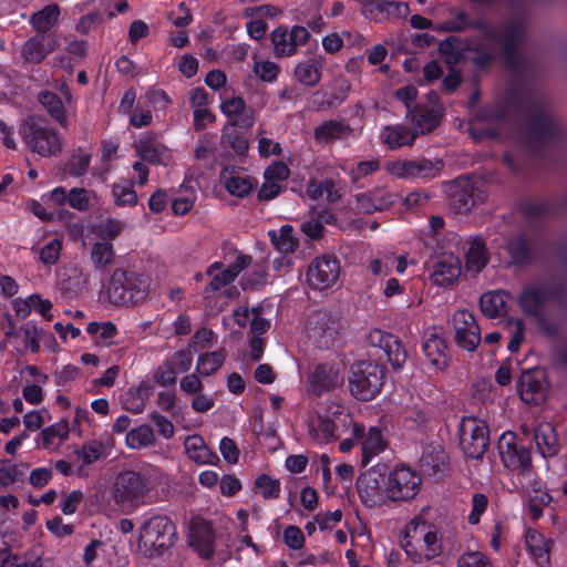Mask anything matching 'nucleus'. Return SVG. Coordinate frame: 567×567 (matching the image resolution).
I'll list each match as a JSON object with an SVG mask.
<instances>
[{
    "instance_id": "9b49d317",
    "label": "nucleus",
    "mask_w": 567,
    "mask_h": 567,
    "mask_svg": "<svg viewBox=\"0 0 567 567\" xmlns=\"http://www.w3.org/2000/svg\"><path fill=\"white\" fill-rule=\"evenodd\" d=\"M39 102L48 114L63 128L69 126L68 115L73 110L74 102L66 84L59 86V93L50 91L40 92Z\"/></svg>"
},
{
    "instance_id": "f03ea898",
    "label": "nucleus",
    "mask_w": 567,
    "mask_h": 567,
    "mask_svg": "<svg viewBox=\"0 0 567 567\" xmlns=\"http://www.w3.org/2000/svg\"><path fill=\"white\" fill-rule=\"evenodd\" d=\"M176 538L173 522L163 515L146 519L138 530L137 553L146 567H162V563Z\"/></svg>"
},
{
    "instance_id": "79ce46f5",
    "label": "nucleus",
    "mask_w": 567,
    "mask_h": 567,
    "mask_svg": "<svg viewBox=\"0 0 567 567\" xmlns=\"http://www.w3.org/2000/svg\"><path fill=\"white\" fill-rule=\"evenodd\" d=\"M526 546L530 556L539 565H545L549 559L548 542L538 532L528 529L525 536Z\"/></svg>"
},
{
    "instance_id": "ea45409f",
    "label": "nucleus",
    "mask_w": 567,
    "mask_h": 567,
    "mask_svg": "<svg viewBox=\"0 0 567 567\" xmlns=\"http://www.w3.org/2000/svg\"><path fill=\"white\" fill-rule=\"evenodd\" d=\"M229 553L238 560L243 558L245 549H250L254 557H258L261 553L260 546L252 540L248 532H236L235 535L229 534L226 539Z\"/></svg>"
},
{
    "instance_id": "0e129e2a",
    "label": "nucleus",
    "mask_w": 567,
    "mask_h": 567,
    "mask_svg": "<svg viewBox=\"0 0 567 567\" xmlns=\"http://www.w3.org/2000/svg\"><path fill=\"white\" fill-rule=\"evenodd\" d=\"M62 247L63 240L61 238H54L50 240L40 249V261L47 266L56 264L60 259Z\"/></svg>"
},
{
    "instance_id": "052dcab7",
    "label": "nucleus",
    "mask_w": 567,
    "mask_h": 567,
    "mask_svg": "<svg viewBox=\"0 0 567 567\" xmlns=\"http://www.w3.org/2000/svg\"><path fill=\"white\" fill-rule=\"evenodd\" d=\"M385 172L400 179H413L414 168L412 159H395L390 161L384 165Z\"/></svg>"
},
{
    "instance_id": "69168bd1",
    "label": "nucleus",
    "mask_w": 567,
    "mask_h": 567,
    "mask_svg": "<svg viewBox=\"0 0 567 567\" xmlns=\"http://www.w3.org/2000/svg\"><path fill=\"white\" fill-rule=\"evenodd\" d=\"M353 35L349 31L342 33H329L322 38V47L328 53H336L341 50L346 42L352 43Z\"/></svg>"
},
{
    "instance_id": "e433bc0d",
    "label": "nucleus",
    "mask_w": 567,
    "mask_h": 567,
    "mask_svg": "<svg viewBox=\"0 0 567 567\" xmlns=\"http://www.w3.org/2000/svg\"><path fill=\"white\" fill-rule=\"evenodd\" d=\"M508 295L503 290L488 291L481 296L480 307L488 318H496L507 311Z\"/></svg>"
},
{
    "instance_id": "a211bd4d",
    "label": "nucleus",
    "mask_w": 567,
    "mask_h": 567,
    "mask_svg": "<svg viewBox=\"0 0 567 567\" xmlns=\"http://www.w3.org/2000/svg\"><path fill=\"white\" fill-rule=\"evenodd\" d=\"M461 275V261L453 254H444L433 266L431 280L440 286L447 287L456 282Z\"/></svg>"
},
{
    "instance_id": "5701e85b",
    "label": "nucleus",
    "mask_w": 567,
    "mask_h": 567,
    "mask_svg": "<svg viewBox=\"0 0 567 567\" xmlns=\"http://www.w3.org/2000/svg\"><path fill=\"white\" fill-rule=\"evenodd\" d=\"M189 545L203 558H210L215 551V533L207 522L196 523L188 537Z\"/></svg>"
},
{
    "instance_id": "bb28decb",
    "label": "nucleus",
    "mask_w": 567,
    "mask_h": 567,
    "mask_svg": "<svg viewBox=\"0 0 567 567\" xmlns=\"http://www.w3.org/2000/svg\"><path fill=\"white\" fill-rule=\"evenodd\" d=\"M226 190L236 197L247 196L256 185V181L235 168H224L220 174Z\"/></svg>"
},
{
    "instance_id": "2eb2a0df",
    "label": "nucleus",
    "mask_w": 567,
    "mask_h": 567,
    "mask_svg": "<svg viewBox=\"0 0 567 567\" xmlns=\"http://www.w3.org/2000/svg\"><path fill=\"white\" fill-rule=\"evenodd\" d=\"M289 175L290 169L285 163L274 162L269 165L264 172V183L258 192L259 198L270 200L277 197L282 189V183Z\"/></svg>"
},
{
    "instance_id": "412c9836",
    "label": "nucleus",
    "mask_w": 567,
    "mask_h": 567,
    "mask_svg": "<svg viewBox=\"0 0 567 567\" xmlns=\"http://www.w3.org/2000/svg\"><path fill=\"white\" fill-rule=\"evenodd\" d=\"M343 380L340 369L328 365L319 364L311 377L309 391L316 395H321L326 391L338 388Z\"/></svg>"
},
{
    "instance_id": "58836bf2",
    "label": "nucleus",
    "mask_w": 567,
    "mask_h": 567,
    "mask_svg": "<svg viewBox=\"0 0 567 567\" xmlns=\"http://www.w3.org/2000/svg\"><path fill=\"white\" fill-rule=\"evenodd\" d=\"M113 447L114 440L111 436H106L105 439L96 440L84 445L76 454L84 464H91L110 455Z\"/></svg>"
},
{
    "instance_id": "b1692460",
    "label": "nucleus",
    "mask_w": 567,
    "mask_h": 567,
    "mask_svg": "<svg viewBox=\"0 0 567 567\" xmlns=\"http://www.w3.org/2000/svg\"><path fill=\"white\" fill-rule=\"evenodd\" d=\"M13 310L18 317L25 318L32 311L41 315L45 320H51L53 303L43 299L39 293H32L25 298H17L12 302Z\"/></svg>"
},
{
    "instance_id": "4468645a",
    "label": "nucleus",
    "mask_w": 567,
    "mask_h": 567,
    "mask_svg": "<svg viewBox=\"0 0 567 567\" xmlns=\"http://www.w3.org/2000/svg\"><path fill=\"white\" fill-rule=\"evenodd\" d=\"M370 346L384 351L394 369H400L408 359V353L399 338L381 329H372L367 336Z\"/></svg>"
},
{
    "instance_id": "6ab92c4d",
    "label": "nucleus",
    "mask_w": 567,
    "mask_h": 567,
    "mask_svg": "<svg viewBox=\"0 0 567 567\" xmlns=\"http://www.w3.org/2000/svg\"><path fill=\"white\" fill-rule=\"evenodd\" d=\"M59 45L55 35L38 34L27 40L22 48L21 54L23 59L31 63L41 62L49 53L54 51Z\"/></svg>"
},
{
    "instance_id": "cd10ccee",
    "label": "nucleus",
    "mask_w": 567,
    "mask_h": 567,
    "mask_svg": "<svg viewBox=\"0 0 567 567\" xmlns=\"http://www.w3.org/2000/svg\"><path fill=\"white\" fill-rule=\"evenodd\" d=\"M489 260L485 241L480 237H472L467 240L465 251V269L471 272L482 271Z\"/></svg>"
},
{
    "instance_id": "a18cd8bd",
    "label": "nucleus",
    "mask_w": 567,
    "mask_h": 567,
    "mask_svg": "<svg viewBox=\"0 0 567 567\" xmlns=\"http://www.w3.org/2000/svg\"><path fill=\"white\" fill-rule=\"evenodd\" d=\"M115 252L110 241H96L91 248V261L96 270H104L113 264Z\"/></svg>"
},
{
    "instance_id": "72a5a7b5",
    "label": "nucleus",
    "mask_w": 567,
    "mask_h": 567,
    "mask_svg": "<svg viewBox=\"0 0 567 567\" xmlns=\"http://www.w3.org/2000/svg\"><path fill=\"white\" fill-rule=\"evenodd\" d=\"M416 134L402 125L385 126L380 134V138L390 150H396L402 146L412 145Z\"/></svg>"
},
{
    "instance_id": "c9c22d12",
    "label": "nucleus",
    "mask_w": 567,
    "mask_h": 567,
    "mask_svg": "<svg viewBox=\"0 0 567 567\" xmlns=\"http://www.w3.org/2000/svg\"><path fill=\"white\" fill-rule=\"evenodd\" d=\"M220 110L224 115L231 120H235L237 116L243 115V118L238 121V124H240L244 127L249 128L254 125V112L249 111L248 113H245L246 103L241 96L234 95L229 97H224L220 104Z\"/></svg>"
},
{
    "instance_id": "603ef678",
    "label": "nucleus",
    "mask_w": 567,
    "mask_h": 567,
    "mask_svg": "<svg viewBox=\"0 0 567 567\" xmlns=\"http://www.w3.org/2000/svg\"><path fill=\"white\" fill-rule=\"evenodd\" d=\"M289 33L286 28H277L271 32V41L276 56L285 58L293 55L297 50L289 40Z\"/></svg>"
},
{
    "instance_id": "bf43d9fd",
    "label": "nucleus",
    "mask_w": 567,
    "mask_h": 567,
    "mask_svg": "<svg viewBox=\"0 0 567 567\" xmlns=\"http://www.w3.org/2000/svg\"><path fill=\"white\" fill-rule=\"evenodd\" d=\"M258 493L266 499H276L280 495V481L267 474H260L255 480Z\"/></svg>"
},
{
    "instance_id": "4d7b16f0",
    "label": "nucleus",
    "mask_w": 567,
    "mask_h": 567,
    "mask_svg": "<svg viewBox=\"0 0 567 567\" xmlns=\"http://www.w3.org/2000/svg\"><path fill=\"white\" fill-rule=\"evenodd\" d=\"M22 347L17 351L24 353L27 351L38 352L40 349V331L34 324L25 323L20 327Z\"/></svg>"
},
{
    "instance_id": "a19ab883",
    "label": "nucleus",
    "mask_w": 567,
    "mask_h": 567,
    "mask_svg": "<svg viewBox=\"0 0 567 567\" xmlns=\"http://www.w3.org/2000/svg\"><path fill=\"white\" fill-rule=\"evenodd\" d=\"M271 244L282 255H290L296 251L298 247V239L293 234V228L290 225H284L279 229L268 231Z\"/></svg>"
},
{
    "instance_id": "338daca9",
    "label": "nucleus",
    "mask_w": 567,
    "mask_h": 567,
    "mask_svg": "<svg viewBox=\"0 0 567 567\" xmlns=\"http://www.w3.org/2000/svg\"><path fill=\"white\" fill-rule=\"evenodd\" d=\"M424 557L432 559L442 553V544L435 527H429V530L423 535Z\"/></svg>"
},
{
    "instance_id": "4c0bfd02",
    "label": "nucleus",
    "mask_w": 567,
    "mask_h": 567,
    "mask_svg": "<svg viewBox=\"0 0 567 567\" xmlns=\"http://www.w3.org/2000/svg\"><path fill=\"white\" fill-rule=\"evenodd\" d=\"M534 439L540 454L553 456L558 451V441L555 430L550 423H540L535 427Z\"/></svg>"
},
{
    "instance_id": "4be33fe9",
    "label": "nucleus",
    "mask_w": 567,
    "mask_h": 567,
    "mask_svg": "<svg viewBox=\"0 0 567 567\" xmlns=\"http://www.w3.org/2000/svg\"><path fill=\"white\" fill-rule=\"evenodd\" d=\"M441 105L437 95H430L429 106H416L411 112V121L422 134L431 132L440 124Z\"/></svg>"
},
{
    "instance_id": "ddd939ff",
    "label": "nucleus",
    "mask_w": 567,
    "mask_h": 567,
    "mask_svg": "<svg viewBox=\"0 0 567 567\" xmlns=\"http://www.w3.org/2000/svg\"><path fill=\"white\" fill-rule=\"evenodd\" d=\"M452 320L456 343L467 351H474L481 342V329L474 315L461 309L453 315Z\"/></svg>"
},
{
    "instance_id": "e2e57ef3",
    "label": "nucleus",
    "mask_w": 567,
    "mask_h": 567,
    "mask_svg": "<svg viewBox=\"0 0 567 567\" xmlns=\"http://www.w3.org/2000/svg\"><path fill=\"white\" fill-rule=\"evenodd\" d=\"M93 199H95V194L93 192L75 187L69 192L68 204L76 210L84 212L89 209Z\"/></svg>"
},
{
    "instance_id": "20e7f679",
    "label": "nucleus",
    "mask_w": 567,
    "mask_h": 567,
    "mask_svg": "<svg viewBox=\"0 0 567 567\" xmlns=\"http://www.w3.org/2000/svg\"><path fill=\"white\" fill-rule=\"evenodd\" d=\"M20 134L28 148L43 157L55 156L63 148L62 136L51 126L42 125L34 118H28L21 124Z\"/></svg>"
},
{
    "instance_id": "c85d7f7f",
    "label": "nucleus",
    "mask_w": 567,
    "mask_h": 567,
    "mask_svg": "<svg viewBox=\"0 0 567 567\" xmlns=\"http://www.w3.org/2000/svg\"><path fill=\"white\" fill-rule=\"evenodd\" d=\"M127 271L115 270L104 288L107 300L115 306H128Z\"/></svg>"
},
{
    "instance_id": "09e8293b",
    "label": "nucleus",
    "mask_w": 567,
    "mask_h": 567,
    "mask_svg": "<svg viewBox=\"0 0 567 567\" xmlns=\"http://www.w3.org/2000/svg\"><path fill=\"white\" fill-rule=\"evenodd\" d=\"M155 442V434L151 426L140 425L128 431L125 437L126 446L133 450H140L153 445Z\"/></svg>"
},
{
    "instance_id": "774afa93",
    "label": "nucleus",
    "mask_w": 567,
    "mask_h": 567,
    "mask_svg": "<svg viewBox=\"0 0 567 567\" xmlns=\"http://www.w3.org/2000/svg\"><path fill=\"white\" fill-rule=\"evenodd\" d=\"M457 567H491V563L481 551H467L460 556Z\"/></svg>"
},
{
    "instance_id": "8fccbe9b",
    "label": "nucleus",
    "mask_w": 567,
    "mask_h": 567,
    "mask_svg": "<svg viewBox=\"0 0 567 567\" xmlns=\"http://www.w3.org/2000/svg\"><path fill=\"white\" fill-rule=\"evenodd\" d=\"M128 306L143 301L147 293L150 284L145 277L134 272H127Z\"/></svg>"
},
{
    "instance_id": "473e14b6",
    "label": "nucleus",
    "mask_w": 567,
    "mask_h": 567,
    "mask_svg": "<svg viewBox=\"0 0 567 567\" xmlns=\"http://www.w3.org/2000/svg\"><path fill=\"white\" fill-rule=\"evenodd\" d=\"M551 296V291L545 286H529L522 291L519 303L525 313L536 315L538 308Z\"/></svg>"
},
{
    "instance_id": "864d4df0",
    "label": "nucleus",
    "mask_w": 567,
    "mask_h": 567,
    "mask_svg": "<svg viewBox=\"0 0 567 567\" xmlns=\"http://www.w3.org/2000/svg\"><path fill=\"white\" fill-rule=\"evenodd\" d=\"M309 432L320 443H326L333 437V424L329 419L321 416L311 417L308 423Z\"/></svg>"
},
{
    "instance_id": "39448f33",
    "label": "nucleus",
    "mask_w": 567,
    "mask_h": 567,
    "mask_svg": "<svg viewBox=\"0 0 567 567\" xmlns=\"http://www.w3.org/2000/svg\"><path fill=\"white\" fill-rule=\"evenodd\" d=\"M383 368L372 361H360L351 367L349 389L361 401L374 399L383 385Z\"/></svg>"
},
{
    "instance_id": "7ed1b4c3",
    "label": "nucleus",
    "mask_w": 567,
    "mask_h": 567,
    "mask_svg": "<svg viewBox=\"0 0 567 567\" xmlns=\"http://www.w3.org/2000/svg\"><path fill=\"white\" fill-rule=\"evenodd\" d=\"M308 340L320 349H330L341 342L343 324L337 312L318 310L310 315L306 323Z\"/></svg>"
},
{
    "instance_id": "0eeeda50",
    "label": "nucleus",
    "mask_w": 567,
    "mask_h": 567,
    "mask_svg": "<svg viewBox=\"0 0 567 567\" xmlns=\"http://www.w3.org/2000/svg\"><path fill=\"white\" fill-rule=\"evenodd\" d=\"M460 441L464 453L480 458L488 446V427L485 421L475 416L463 417L460 425Z\"/></svg>"
},
{
    "instance_id": "f257e3e1",
    "label": "nucleus",
    "mask_w": 567,
    "mask_h": 567,
    "mask_svg": "<svg viewBox=\"0 0 567 567\" xmlns=\"http://www.w3.org/2000/svg\"><path fill=\"white\" fill-rule=\"evenodd\" d=\"M166 478L163 470L152 464L122 471L114 480L111 495L121 509L132 512L152 503L156 487Z\"/></svg>"
},
{
    "instance_id": "c03bdc74",
    "label": "nucleus",
    "mask_w": 567,
    "mask_h": 567,
    "mask_svg": "<svg viewBox=\"0 0 567 567\" xmlns=\"http://www.w3.org/2000/svg\"><path fill=\"white\" fill-rule=\"evenodd\" d=\"M69 435V423L65 420H61L54 424L44 427L41 433L42 445L44 449H55Z\"/></svg>"
},
{
    "instance_id": "f8f14e48",
    "label": "nucleus",
    "mask_w": 567,
    "mask_h": 567,
    "mask_svg": "<svg viewBox=\"0 0 567 567\" xmlns=\"http://www.w3.org/2000/svg\"><path fill=\"white\" fill-rule=\"evenodd\" d=\"M498 452L503 464L509 470L524 473L529 467V451L518 444L517 437L513 432L507 431L501 435Z\"/></svg>"
},
{
    "instance_id": "2f4dec72",
    "label": "nucleus",
    "mask_w": 567,
    "mask_h": 567,
    "mask_svg": "<svg viewBox=\"0 0 567 567\" xmlns=\"http://www.w3.org/2000/svg\"><path fill=\"white\" fill-rule=\"evenodd\" d=\"M86 285L87 275L76 266L65 268L60 275L61 290L71 298L82 293Z\"/></svg>"
},
{
    "instance_id": "6e6d98bb",
    "label": "nucleus",
    "mask_w": 567,
    "mask_h": 567,
    "mask_svg": "<svg viewBox=\"0 0 567 567\" xmlns=\"http://www.w3.org/2000/svg\"><path fill=\"white\" fill-rule=\"evenodd\" d=\"M297 81L306 86H315L321 79L320 70L312 63L302 61L295 68Z\"/></svg>"
},
{
    "instance_id": "6e6552de",
    "label": "nucleus",
    "mask_w": 567,
    "mask_h": 567,
    "mask_svg": "<svg viewBox=\"0 0 567 567\" xmlns=\"http://www.w3.org/2000/svg\"><path fill=\"white\" fill-rule=\"evenodd\" d=\"M421 484V476L415 471L404 465L394 467L386 478L389 501L414 498Z\"/></svg>"
},
{
    "instance_id": "9d476101",
    "label": "nucleus",
    "mask_w": 567,
    "mask_h": 567,
    "mask_svg": "<svg viewBox=\"0 0 567 567\" xmlns=\"http://www.w3.org/2000/svg\"><path fill=\"white\" fill-rule=\"evenodd\" d=\"M357 487L360 499L365 506H380L389 499L386 478L378 470L371 468L361 474Z\"/></svg>"
},
{
    "instance_id": "3c124183",
    "label": "nucleus",
    "mask_w": 567,
    "mask_h": 567,
    "mask_svg": "<svg viewBox=\"0 0 567 567\" xmlns=\"http://www.w3.org/2000/svg\"><path fill=\"white\" fill-rule=\"evenodd\" d=\"M348 133V126L338 122H327L316 128L315 137L319 143L328 144L334 140L347 136Z\"/></svg>"
},
{
    "instance_id": "423d86ee",
    "label": "nucleus",
    "mask_w": 567,
    "mask_h": 567,
    "mask_svg": "<svg viewBox=\"0 0 567 567\" xmlns=\"http://www.w3.org/2000/svg\"><path fill=\"white\" fill-rule=\"evenodd\" d=\"M225 259L228 261L227 267L221 261H215L206 269V275L212 277V280L205 292L216 291L231 284L251 262L250 256L236 249L228 251Z\"/></svg>"
},
{
    "instance_id": "13d9d810",
    "label": "nucleus",
    "mask_w": 567,
    "mask_h": 567,
    "mask_svg": "<svg viewBox=\"0 0 567 567\" xmlns=\"http://www.w3.org/2000/svg\"><path fill=\"white\" fill-rule=\"evenodd\" d=\"M24 474L22 464L10 460H0V486L8 487L17 483Z\"/></svg>"
},
{
    "instance_id": "1a4fd4ad",
    "label": "nucleus",
    "mask_w": 567,
    "mask_h": 567,
    "mask_svg": "<svg viewBox=\"0 0 567 567\" xmlns=\"http://www.w3.org/2000/svg\"><path fill=\"white\" fill-rule=\"evenodd\" d=\"M340 276V264L331 256H321L308 266L306 278L311 289L324 291L333 287Z\"/></svg>"
},
{
    "instance_id": "37998d69",
    "label": "nucleus",
    "mask_w": 567,
    "mask_h": 567,
    "mask_svg": "<svg viewBox=\"0 0 567 567\" xmlns=\"http://www.w3.org/2000/svg\"><path fill=\"white\" fill-rule=\"evenodd\" d=\"M423 351L433 365H445L447 347L443 338L437 334L429 336L423 343Z\"/></svg>"
},
{
    "instance_id": "dca6fc26",
    "label": "nucleus",
    "mask_w": 567,
    "mask_h": 567,
    "mask_svg": "<svg viewBox=\"0 0 567 567\" xmlns=\"http://www.w3.org/2000/svg\"><path fill=\"white\" fill-rule=\"evenodd\" d=\"M135 151L144 161L153 164L168 165L173 161V152L155 136H142L135 143Z\"/></svg>"
},
{
    "instance_id": "de8ad7c7",
    "label": "nucleus",
    "mask_w": 567,
    "mask_h": 567,
    "mask_svg": "<svg viewBox=\"0 0 567 567\" xmlns=\"http://www.w3.org/2000/svg\"><path fill=\"white\" fill-rule=\"evenodd\" d=\"M86 331L94 338L96 343L104 347H110L117 334V328L111 321H92L87 324Z\"/></svg>"
},
{
    "instance_id": "a878e982",
    "label": "nucleus",
    "mask_w": 567,
    "mask_h": 567,
    "mask_svg": "<svg viewBox=\"0 0 567 567\" xmlns=\"http://www.w3.org/2000/svg\"><path fill=\"white\" fill-rule=\"evenodd\" d=\"M231 320L240 328L249 326L251 334H262L269 328V321L261 317L259 308L239 306L233 311Z\"/></svg>"
},
{
    "instance_id": "f704fd0d",
    "label": "nucleus",
    "mask_w": 567,
    "mask_h": 567,
    "mask_svg": "<svg viewBox=\"0 0 567 567\" xmlns=\"http://www.w3.org/2000/svg\"><path fill=\"white\" fill-rule=\"evenodd\" d=\"M60 13L59 6L51 3L32 13L29 22L38 34H45L58 24Z\"/></svg>"
},
{
    "instance_id": "aec40b11",
    "label": "nucleus",
    "mask_w": 567,
    "mask_h": 567,
    "mask_svg": "<svg viewBox=\"0 0 567 567\" xmlns=\"http://www.w3.org/2000/svg\"><path fill=\"white\" fill-rule=\"evenodd\" d=\"M520 399L528 404H539L545 400L546 388L540 372L526 371L518 382Z\"/></svg>"
},
{
    "instance_id": "5fc2aeb1",
    "label": "nucleus",
    "mask_w": 567,
    "mask_h": 567,
    "mask_svg": "<svg viewBox=\"0 0 567 567\" xmlns=\"http://www.w3.org/2000/svg\"><path fill=\"white\" fill-rule=\"evenodd\" d=\"M414 178H434L443 169V162L440 158H421L413 161Z\"/></svg>"
},
{
    "instance_id": "7c9ffc66",
    "label": "nucleus",
    "mask_w": 567,
    "mask_h": 567,
    "mask_svg": "<svg viewBox=\"0 0 567 567\" xmlns=\"http://www.w3.org/2000/svg\"><path fill=\"white\" fill-rule=\"evenodd\" d=\"M370 12L374 21L383 22L385 20L405 19L410 13V7L405 2L379 0L373 3Z\"/></svg>"
},
{
    "instance_id": "680f3d73",
    "label": "nucleus",
    "mask_w": 567,
    "mask_h": 567,
    "mask_svg": "<svg viewBox=\"0 0 567 567\" xmlns=\"http://www.w3.org/2000/svg\"><path fill=\"white\" fill-rule=\"evenodd\" d=\"M252 71L260 81L271 83L276 81L280 68L277 63L269 60H255Z\"/></svg>"
},
{
    "instance_id": "f3484780",
    "label": "nucleus",
    "mask_w": 567,
    "mask_h": 567,
    "mask_svg": "<svg viewBox=\"0 0 567 567\" xmlns=\"http://www.w3.org/2000/svg\"><path fill=\"white\" fill-rule=\"evenodd\" d=\"M398 199L393 193L384 189H372L355 196L357 210L359 213L372 214L389 209Z\"/></svg>"
},
{
    "instance_id": "393cba45",
    "label": "nucleus",
    "mask_w": 567,
    "mask_h": 567,
    "mask_svg": "<svg viewBox=\"0 0 567 567\" xmlns=\"http://www.w3.org/2000/svg\"><path fill=\"white\" fill-rule=\"evenodd\" d=\"M184 450L187 457L197 465H217L218 455L213 452L205 440L199 435H189L184 441Z\"/></svg>"
},
{
    "instance_id": "49530a36",
    "label": "nucleus",
    "mask_w": 567,
    "mask_h": 567,
    "mask_svg": "<svg viewBox=\"0 0 567 567\" xmlns=\"http://www.w3.org/2000/svg\"><path fill=\"white\" fill-rule=\"evenodd\" d=\"M226 355L224 349L199 355L196 364L197 372L204 377L214 374L224 364Z\"/></svg>"
},
{
    "instance_id": "c756f323",
    "label": "nucleus",
    "mask_w": 567,
    "mask_h": 567,
    "mask_svg": "<svg viewBox=\"0 0 567 567\" xmlns=\"http://www.w3.org/2000/svg\"><path fill=\"white\" fill-rule=\"evenodd\" d=\"M352 434L354 437H362L363 461L367 463L373 455L379 454L384 449V442L381 432L375 427H370L364 434V429L358 423L352 424Z\"/></svg>"
}]
</instances>
